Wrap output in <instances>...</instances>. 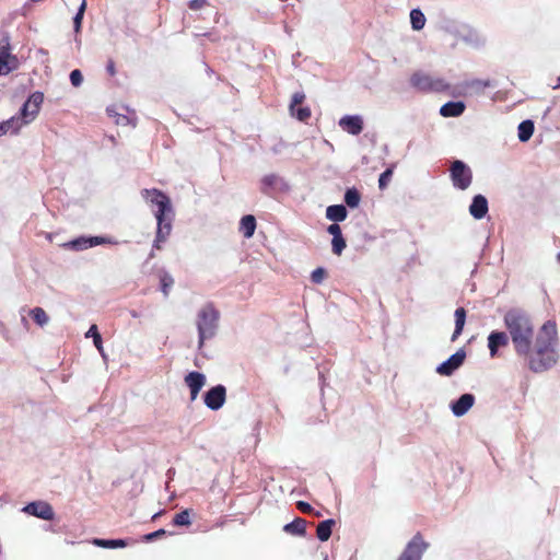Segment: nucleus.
<instances>
[{"label":"nucleus","mask_w":560,"mask_h":560,"mask_svg":"<svg viewBox=\"0 0 560 560\" xmlns=\"http://www.w3.org/2000/svg\"><path fill=\"white\" fill-rule=\"evenodd\" d=\"M503 320L516 354L525 358L530 371L540 373L556 364L558 332L555 322H546L535 338L534 325L525 312L510 310Z\"/></svg>","instance_id":"nucleus-1"},{"label":"nucleus","mask_w":560,"mask_h":560,"mask_svg":"<svg viewBox=\"0 0 560 560\" xmlns=\"http://www.w3.org/2000/svg\"><path fill=\"white\" fill-rule=\"evenodd\" d=\"M142 197L153 209L156 219V235L153 247L161 248V245L166 242L171 232L174 220V210L171 199L159 189H143Z\"/></svg>","instance_id":"nucleus-2"},{"label":"nucleus","mask_w":560,"mask_h":560,"mask_svg":"<svg viewBox=\"0 0 560 560\" xmlns=\"http://www.w3.org/2000/svg\"><path fill=\"white\" fill-rule=\"evenodd\" d=\"M220 314L212 304L202 306L196 318V326L198 330V348L201 349L205 342L212 339L219 327Z\"/></svg>","instance_id":"nucleus-3"},{"label":"nucleus","mask_w":560,"mask_h":560,"mask_svg":"<svg viewBox=\"0 0 560 560\" xmlns=\"http://www.w3.org/2000/svg\"><path fill=\"white\" fill-rule=\"evenodd\" d=\"M451 179L455 188L465 190L472 180L471 170L463 161H454L451 166Z\"/></svg>","instance_id":"nucleus-4"},{"label":"nucleus","mask_w":560,"mask_h":560,"mask_svg":"<svg viewBox=\"0 0 560 560\" xmlns=\"http://www.w3.org/2000/svg\"><path fill=\"white\" fill-rule=\"evenodd\" d=\"M43 102L44 95L42 92L31 94L19 113L20 118H23L26 125L34 121L40 110Z\"/></svg>","instance_id":"nucleus-5"},{"label":"nucleus","mask_w":560,"mask_h":560,"mask_svg":"<svg viewBox=\"0 0 560 560\" xmlns=\"http://www.w3.org/2000/svg\"><path fill=\"white\" fill-rule=\"evenodd\" d=\"M428 544L423 541L420 535H416L407 545L398 560H421Z\"/></svg>","instance_id":"nucleus-6"},{"label":"nucleus","mask_w":560,"mask_h":560,"mask_svg":"<svg viewBox=\"0 0 560 560\" xmlns=\"http://www.w3.org/2000/svg\"><path fill=\"white\" fill-rule=\"evenodd\" d=\"M23 512L45 521H51L55 516L52 506L45 501H34L23 508Z\"/></svg>","instance_id":"nucleus-7"},{"label":"nucleus","mask_w":560,"mask_h":560,"mask_svg":"<svg viewBox=\"0 0 560 560\" xmlns=\"http://www.w3.org/2000/svg\"><path fill=\"white\" fill-rule=\"evenodd\" d=\"M226 389L223 385H217L205 394V405L211 410H219L225 402Z\"/></svg>","instance_id":"nucleus-8"},{"label":"nucleus","mask_w":560,"mask_h":560,"mask_svg":"<svg viewBox=\"0 0 560 560\" xmlns=\"http://www.w3.org/2000/svg\"><path fill=\"white\" fill-rule=\"evenodd\" d=\"M466 358L464 350H458L446 361L436 366V373L443 376H451L463 363Z\"/></svg>","instance_id":"nucleus-9"},{"label":"nucleus","mask_w":560,"mask_h":560,"mask_svg":"<svg viewBox=\"0 0 560 560\" xmlns=\"http://www.w3.org/2000/svg\"><path fill=\"white\" fill-rule=\"evenodd\" d=\"M305 100L303 92H296L293 94L290 103L291 116L295 117L300 121H306L311 117V109L308 106H302Z\"/></svg>","instance_id":"nucleus-10"},{"label":"nucleus","mask_w":560,"mask_h":560,"mask_svg":"<svg viewBox=\"0 0 560 560\" xmlns=\"http://www.w3.org/2000/svg\"><path fill=\"white\" fill-rule=\"evenodd\" d=\"M339 127L352 136H358L363 130V119L359 115H346L339 119Z\"/></svg>","instance_id":"nucleus-11"},{"label":"nucleus","mask_w":560,"mask_h":560,"mask_svg":"<svg viewBox=\"0 0 560 560\" xmlns=\"http://www.w3.org/2000/svg\"><path fill=\"white\" fill-rule=\"evenodd\" d=\"M19 67V60L8 46L0 47V75H7Z\"/></svg>","instance_id":"nucleus-12"},{"label":"nucleus","mask_w":560,"mask_h":560,"mask_svg":"<svg viewBox=\"0 0 560 560\" xmlns=\"http://www.w3.org/2000/svg\"><path fill=\"white\" fill-rule=\"evenodd\" d=\"M185 383L190 390V399L194 401L206 384V376L200 372H190L185 376Z\"/></svg>","instance_id":"nucleus-13"},{"label":"nucleus","mask_w":560,"mask_h":560,"mask_svg":"<svg viewBox=\"0 0 560 560\" xmlns=\"http://www.w3.org/2000/svg\"><path fill=\"white\" fill-rule=\"evenodd\" d=\"M410 82L412 86L420 91H433L439 89V82H434L430 75L422 72L415 73Z\"/></svg>","instance_id":"nucleus-14"},{"label":"nucleus","mask_w":560,"mask_h":560,"mask_svg":"<svg viewBox=\"0 0 560 560\" xmlns=\"http://www.w3.org/2000/svg\"><path fill=\"white\" fill-rule=\"evenodd\" d=\"M475 404V397L471 394L462 395L456 401L451 404V410L454 416H464Z\"/></svg>","instance_id":"nucleus-15"},{"label":"nucleus","mask_w":560,"mask_h":560,"mask_svg":"<svg viewBox=\"0 0 560 560\" xmlns=\"http://www.w3.org/2000/svg\"><path fill=\"white\" fill-rule=\"evenodd\" d=\"M469 213L470 215L476 219L480 220L486 217L488 213V200L482 195H476L472 198V201L469 206Z\"/></svg>","instance_id":"nucleus-16"},{"label":"nucleus","mask_w":560,"mask_h":560,"mask_svg":"<svg viewBox=\"0 0 560 560\" xmlns=\"http://www.w3.org/2000/svg\"><path fill=\"white\" fill-rule=\"evenodd\" d=\"M509 342V335L503 331H492L488 336V348L491 358H494L500 347H505Z\"/></svg>","instance_id":"nucleus-17"},{"label":"nucleus","mask_w":560,"mask_h":560,"mask_svg":"<svg viewBox=\"0 0 560 560\" xmlns=\"http://www.w3.org/2000/svg\"><path fill=\"white\" fill-rule=\"evenodd\" d=\"M27 126L23 118H20L19 115L12 116L11 118L0 122V137L7 133L18 135L19 131Z\"/></svg>","instance_id":"nucleus-18"},{"label":"nucleus","mask_w":560,"mask_h":560,"mask_svg":"<svg viewBox=\"0 0 560 560\" xmlns=\"http://www.w3.org/2000/svg\"><path fill=\"white\" fill-rule=\"evenodd\" d=\"M285 186L284 180L276 174H268L261 178V189L264 192L269 190L282 189Z\"/></svg>","instance_id":"nucleus-19"},{"label":"nucleus","mask_w":560,"mask_h":560,"mask_svg":"<svg viewBox=\"0 0 560 560\" xmlns=\"http://www.w3.org/2000/svg\"><path fill=\"white\" fill-rule=\"evenodd\" d=\"M465 110V104L463 102H448L440 108V114L443 117H458Z\"/></svg>","instance_id":"nucleus-20"},{"label":"nucleus","mask_w":560,"mask_h":560,"mask_svg":"<svg viewBox=\"0 0 560 560\" xmlns=\"http://www.w3.org/2000/svg\"><path fill=\"white\" fill-rule=\"evenodd\" d=\"M104 243H106V240L104 237H98V236L81 237V238L72 241L71 246L75 249L81 250V249H86V248H90V247H93V246H96L100 244H104Z\"/></svg>","instance_id":"nucleus-21"},{"label":"nucleus","mask_w":560,"mask_h":560,"mask_svg":"<svg viewBox=\"0 0 560 560\" xmlns=\"http://www.w3.org/2000/svg\"><path fill=\"white\" fill-rule=\"evenodd\" d=\"M347 209L342 205L329 206L326 209V218L332 222H341L347 218Z\"/></svg>","instance_id":"nucleus-22"},{"label":"nucleus","mask_w":560,"mask_h":560,"mask_svg":"<svg viewBox=\"0 0 560 560\" xmlns=\"http://www.w3.org/2000/svg\"><path fill=\"white\" fill-rule=\"evenodd\" d=\"M256 230V219L252 214L244 215L240 222V231L244 237L249 238Z\"/></svg>","instance_id":"nucleus-23"},{"label":"nucleus","mask_w":560,"mask_h":560,"mask_svg":"<svg viewBox=\"0 0 560 560\" xmlns=\"http://www.w3.org/2000/svg\"><path fill=\"white\" fill-rule=\"evenodd\" d=\"M534 122L529 119L522 121L517 127V137L521 142L528 141L534 133Z\"/></svg>","instance_id":"nucleus-24"},{"label":"nucleus","mask_w":560,"mask_h":560,"mask_svg":"<svg viewBox=\"0 0 560 560\" xmlns=\"http://www.w3.org/2000/svg\"><path fill=\"white\" fill-rule=\"evenodd\" d=\"M335 525L334 520H326L317 525L316 535L320 541H327L331 536L332 526Z\"/></svg>","instance_id":"nucleus-25"},{"label":"nucleus","mask_w":560,"mask_h":560,"mask_svg":"<svg viewBox=\"0 0 560 560\" xmlns=\"http://www.w3.org/2000/svg\"><path fill=\"white\" fill-rule=\"evenodd\" d=\"M92 544L97 546V547L109 548V549L125 548V547L128 546V541L125 540V539H101V538H95V539H93Z\"/></svg>","instance_id":"nucleus-26"},{"label":"nucleus","mask_w":560,"mask_h":560,"mask_svg":"<svg viewBox=\"0 0 560 560\" xmlns=\"http://www.w3.org/2000/svg\"><path fill=\"white\" fill-rule=\"evenodd\" d=\"M455 330L453 332V336H452V340H456V338L462 334L463 331V328L465 326V322H466V312L463 307H458L456 311H455Z\"/></svg>","instance_id":"nucleus-27"},{"label":"nucleus","mask_w":560,"mask_h":560,"mask_svg":"<svg viewBox=\"0 0 560 560\" xmlns=\"http://www.w3.org/2000/svg\"><path fill=\"white\" fill-rule=\"evenodd\" d=\"M283 529L288 534L302 536L306 530V522L298 517L293 522L287 524Z\"/></svg>","instance_id":"nucleus-28"},{"label":"nucleus","mask_w":560,"mask_h":560,"mask_svg":"<svg viewBox=\"0 0 560 560\" xmlns=\"http://www.w3.org/2000/svg\"><path fill=\"white\" fill-rule=\"evenodd\" d=\"M85 338H92L93 339V343L96 347V349L98 350V352L103 357H105L102 337H101V335H100V332L97 330V326L96 325H92L90 327V329L85 334Z\"/></svg>","instance_id":"nucleus-29"},{"label":"nucleus","mask_w":560,"mask_h":560,"mask_svg":"<svg viewBox=\"0 0 560 560\" xmlns=\"http://www.w3.org/2000/svg\"><path fill=\"white\" fill-rule=\"evenodd\" d=\"M410 22L413 30L420 31L425 25V16L419 9H413L410 12Z\"/></svg>","instance_id":"nucleus-30"},{"label":"nucleus","mask_w":560,"mask_h":560,"mask_svg":"<svg viewBox=\"0 0 560 560\" xmlns=\"http://www.w3.org/2000/svg\"><path fill=\"white\" fill-rule=\"evenodd\" d=\"M30 315L32 316V318L34 319V322L40 326V327H44L45 325L48 324L49 322V316L47 315V313L45 312L44 308L42 307H34L30 311Z\"/></svg>","instance_id":"nucleus-31"},{"label":"nucleus","mask_w":560,"mask_h":560,"mask_svg":"<svg viewBox=\"0 0 560 560\" xmlns=\"http://www.w3.org/2000/svg\"><path fill=\"white\" fill-rule=\"evenodd\" d=\"M160 283H161V290L165 296L168 295L170 289L174 284L173 277L167 273L166 271H161L160 273Z\"/></svg>","instance_id":"nucleus-32"},{"label":"nucleus","mask_w":560,"mask_h":560,"mask_svg":"<svg viewBox=\"0 0 560 560\" xmlns=\"http://www.w3.org/2000/svg\"><path fill=\"white\" fill-rule=\"evenodd\" d=\"M360 194L358 192L357 189L354 188H351V189H348L345 194V202L350 207V208H355L359 206L360 203Z\"/></svg>","instance_id":"nucleus-33"},{"label":"nucleus","mask_w":560,"mask_h":560,"mask_svg":"<svg viewBox=\"0 0 560 560\" xmlns=\"http://www.w3.org/2000/svg\"><path fill=\"white\" fill-rule=\"evenodd\" d=\"M86 9V0H82L77 14L73 18L74 32L79 33L81 31V25L84 16V12Z\"/></svg>","instance_id":"nucleus-34"},{"label":"nucleus","mask_w":560,"mask_h":560,"mask_svg":"<svg viewBox=\"0 0 560 560\" xmlns=\"http://www.w3.org/2000/svg\"><path fill=\"white\" fill-rule=\"evenodd\" d=\"M173 523L176 526H189L191 524L190 511L184 510L180 513L176 514L173 520Z\"/></svg>","instance_id":"nucleus-35"},{"label":"nucleus","mask_w":560,"mask_h":560,"mask_svg":"<svg viewBox=\"0 0 560 560\" xmlns=\"http://www.w3.org/2000/svg\"><path fill=\"white\" fill-rule=\"evenodd\" d=\"M393 172H394V166H390L380 175L378 186L381 189H384L387 187V185L392 178Z\"/></svg>","instance_id":"nucleus-36"},{"label":"nucleus","mask_w":560,"mask_h":560,"mask_svg":"<svg viewBox=\"0 0 560 560\" xmlns=\"http://www.w3.org/2000/svg\"><path fill=\"white\" fill-rule=\"evenodd\" d=\"M331 246H332V252L336 255H340L342 253V250L345 249V247H346V241L342 237V235L341 236H337V237H332Z\"/></svg>","instance_id":"nucleus-37"},{"label":"nucleus","mask_w":560,"mask_h":560,"mask_svg":"<svg viewBox=\"0 0 560 560\" xmlns=\"http://www.w3.org/2000/svg\"><path fill=\"white\" fill-rule=\"evenodd\" d=\"M107 113H108V115L110 117L115 118V122L117 125L126 126V125H129L131 122V120H130V118L128 116L122 115V114H117L113 109H107Z\"/></svg>","instance_id":"nucleus-38"},{"label":"nucleus","mask_w":560,"mask_h":560,"mask_svg":"<svg viewBox=\"0 0 560 560\" xmlns=\"http://www.w3.org/2000/svg\"><path fill=\"white\" fill-rule=\"evenodd\" d=\"M71 84L75 88L80 86L83 82V75L80 70L75 69L70 72Z\"/></svg>","instance_id":"nucleus-39"},{"label":"nucleus","mask_w":560,"mask_h":560,"mask_svg":"<svg viewBox=\"0 0 560 560\" xmlns=\"http://www.w3.org/2000/svg\"><path fill=\"white\" fill-rule=\"evenodd\" d=\"M325 276L326 271L324 268H316L311 273V279L314 283H320L325 279Z\"/></svg>","instance_id":"nucleus-40"},{"label":"nucleus","mask_w":560,"mask_h":560,"mask_svg":"<svg viewBox=\"0 0 560 560\" xmlns=\"http://www.w3.org/2000/svg\"><path fill=\"white\" fill-rule=\"evenodd\" d=\"M328 233L332 235V237L341 236V229L337 223L330 224L327 229Z\"/></svg>","instance_id":"nucleus-41"},{"label":"nucleus","mask_w":560,"mask_h":560,"mask_svg":"<svg viewBox=\"0 0 560 560\" xmlns=\"http://www.w3.org/2000/svg\"><path fill=\"white\" fill-rule=\"evenodd\" d=\"M207 4V0H190L189 8L191 10H200Z\"/></svg>","instance_id":"nucleus-42"},{"label":"nucleus","mask_w":560,"mask_h":560,"mask_svg":"<svg viewBox=\"0 0 560 560\" xmlns=\"http://www.w3.org/2000/svg\"><path fill=\"white\" fill-rule=\"evenodd\" d=\"M296 505L298 509L303 513H313V508L307 502L299 501Z\"/></svg>","instance_id":"nucleus-43"},{"label":"nucleus","mask_w":560,"mask_h":560,"mask_svg":"<svg viewBox=\"0 0 560 560\" xmlns=\"http://www.w3.org/2000/svg\"><path fill=\"white\" fill-rule=\"evenodd\" d=\"M164 534H165L164 529H159L156 532H153V533H150V534L145 535L144 539L148 540V541H151L153 539H156V538L163 536Z\"/></svg>","instance_id":"nucleus-44"},{"label":"nucleus","mask_w":560,"mask_h":560,"mask_svg":"<svg viewBox=\"0 0 560 560\" xmlns=\"http://www.w3.org/2000/svg\"><path fill=\"white\" fill-rule=\"evenodd\" d=\"M106 69H107V71H108V73H109L110 75H114V74H115V72H116V71H115V65H114V62H113V61H109V62L107 63Z\"/></svg>","instance_id":"nucleus-45"},{"label":"nucleus","mask_w":560,"mask_h":560,"mask_svg":"<svg viewBox=\"0 0 560 560\" xmlns=\"http://www.w3.org/2000/svg\"><path fill=\"white\" fill-rule=\"evenodd\" d=\"M557 259L560 262V253L557 255Z\"/></svg>","instance_id":"nucleus-46"},{"label":"nucleus","mask_w":560,"mask_h":560,"mask_svg":"<svg viewBox=\"0 0 560 560\" xmlns=\"http://www.w3.org/2000/svg\"><path fill=\"white\" fill-rule=\"evenodd\" d=\"M316 516H320L322 514L319 512L314 513Z\"/></svg>","instance_id":"nucleus-47"},{"label":"nucleus","mask_w":560,"mask_h":560,"mask_svg":"<svg viewBox=\"0 0 560 560\" xmlns=\"http://www.w3.org/2000/svg\"><path fill=\"white\" fill-rule=\"evenodd\" d=\"M560 86V78H559V81H558V85L556 88Z\"/></svg>","instance_id":"nucleus-48"},{"label":"nucleus","mask_w":560,"mask_h":560,"mask_svg":"<svg viewBox=\"0 0 560 560\" xmlns=\"http://www.w3.org/2000/svg\"><path fill=\"white\" fill-rule=\"evenodd\" d=\"M2 502V498L0 497V503Z\"/></svg>","instance_id":"nucleus-49"},{"label":"nucleus","mask_w":560,"mask_h":560,"mask_svg":"<svg viewBox=\"0 0 560 560\" xmlns=\"http://www.w3.org/2000/svg\"><path fill=\"white\" fill-rule=\"evenodd\" d=\"M325 560H328L327 558H325Z\"/></svg>","instance_id":"nucleus-50"}]
</instances>
